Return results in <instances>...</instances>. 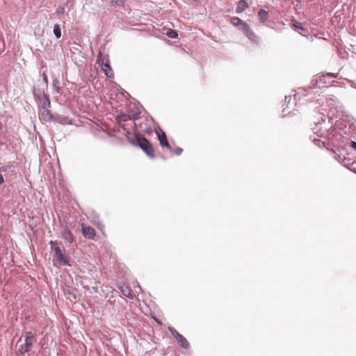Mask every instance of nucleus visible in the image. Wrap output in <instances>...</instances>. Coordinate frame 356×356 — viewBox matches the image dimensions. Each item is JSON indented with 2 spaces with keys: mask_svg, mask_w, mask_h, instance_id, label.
I'll return each mask as SVG.
<instances>
[{
  "mask_svg": "<svg viewBox=\"0 0 356 356\" xmlns=\"http://www.w3.org/2000/svg\"><path fill=\"white\" fill-rule=\"evenodd\" d=\"M36 341L35 335L31 331L23 330L22 337L17 342L16 355L24 356L26 353L33 355L35 352L32 351V348Z\"/></svg>",
  "mask_w": 356,
  "mask_h": 356,
  "instance_id": "1",
  "label": "nucleus"
},
{
  "mask_svg": "<svg viewBox=\"0 0 356 356\" xmlns=\"http://www.w3.org/2000/svg\"><path fill=\"white\" fill-rule=\"evenodd\" d=\"M49 245L51 251L54 252V262L59 266H70V261L65 254V250L62 249L60 244L56 241H50Z\"/></svg>",
  "mask_w": 356,
  "mask_h": 356,
  "instance_id": "2",
  "label": "nucleus"
},
{
  "mask_svg": "<svg viewBox=\"0 0 356 356\" xmlns=\"http://www.w3.org/2000/svg\"><path fill=\"white\" fill-rule=\"evenodd\" d=\"M313 91V88H309V89H305L303 88H298V91L293 95V99L291 102L292 98L291 96H286V102H287V105L286 107L283 108L282 113L283 115H286L291 113L289 110L291 108L295 106L296 105L297 101H301L303 97H306L312 94Z\"/></svg>",
  "mask_w": 356,
  "mask_h": 356,
  "instance_id": "3",
  "label": "nucleus"
},
{
  "mask_svg": "<svg viewBox=\"0 0 356 356\" xmlns=\"http://www.w3.org/2000/svg\"><path fill=\"white\" fill-rule=\"evenodd\" d=\"M230 22L233 26L236 27L239 31L243 32L246 37L252 41L257 42V36L252 31L250 26L238 17H232Z\"/></svg>",
  "mask_w": 356,
  "mask_h": 356,
  "instance_id": "4",
  "label": "nucleus"
},
{
  "mask_svg": "<svg viewBox=\"0 0 356 356\" xmlns=\"http://www.w3.org/2000/svg\"><path fill=\"white\" fill-rule=\"evenodd\" d=\"M97 61L99 63H102V65L103 67V70L105 72V74L108 77H112L113 72L110 66L109 56L108 54L105 53V46H101V47L99 49Z\"/></svg>",
  "mask_w": 356,
  "mask_h": 356,
  "instance_id": "5",
  "label": "nucleus"
},
{
  "mask_svg": "<svg viewBox=\"0 0 356 356\" xmlns=\"http://www.w3.org/2000/svg\"><path fill=\"white\" fill-rule=\"evenodd\" d=\"M337 75L338 74L329 72L317 76L315 79L312 80V82H315L313 83V86L314 88L327 87L334 82V79L336 78Z\"/></svg>",
  "mask_w": 356,
  "mask_h": 356,
  "instance_id": "6",
  "label": "nucleus"
},
{
  "mask_svg": "<svg viewBox=\"0 0 356 356\" xmlns=\"http://www.w3.org/2000/svg\"><path fill=\"white\" fill-rule=\"evenodd\" d=\"M88 49H84L83 46H73L70 49L71 57L75 63L83 62L82 59H86L88 56Z\"/></svg>",
  "mask_w": 356,
  "mask_h": 356,
  "instance_id": "7",
  "label": "nucleus"
},
{
  "mask_svg": "<svg viewBox=\"0 0 356 356\" xmlns=\"http://www.w3.org/2000/svg\"><path fill=\"white\" fill-rule=\"evenodd\" d=\"M137 147H140L149 158L154 159L155 157L154 148L150 142L145 136L140 138V141Z\"/></svg>",
  "mask_w": 356,
  "mask_h": 356,
  "instance_id": "8",
  "label": "nucleus"
},
{
  "mask_svg": "<svg viewBox=\"0 0 356 356\" xmlns=\"http://www.w3.org/2000/svg\"><path fill=\"white\" fill-rule=\"evenodd\" d=\"M336 47L339 56L342 59L354 57L355 52L353 50L350 49V48L353 49L354 46H350V47L348 48L346 46H336Z\"/></svg>",
  "mask_w": 356,
  "mask_h": 356,
  "instance_id": "9",
  "label": "nucleus"
},
{
  "mask_svg": "<svg viewBox=\"0 0 356 356\" xmlns=\"http://www.w3.org/2000/svg\"><path fill=\"white\" fill-rule=\"evenodd\" d=\"M144 136H143L140 134H134L131 131H127L126 133V138L127 140L132 145L135 146H138V143L140 141V138H143Z\"/></svg>",
  "mask_w": 356,
  "mask_h": 356,
  "instance_id": "10",
  "label": "nucleus"
},
{
  "mask_svg": "<svg viewBox=\"0 0 356 356\" xmlns=\"http://www.w3.org/2000/svg\"><path fill=\"white\" fill-rule=\"evenodd\" d=\"M140 113V109L137 108V110L136 111H131L128 114L122 113L118 118L120 121L123 122L131 120H137L139 118Z\"/></svg>",
  "mask_w": 356,
  "mask_h": 356,
  "instance_id": "11",
  "label": "nucleus"
},
{
  "mask_svg": "<svg viewBox=\"0 0 356 356\" xmlns=\"http://www.w3.org/2000/svg\"><path fill=\"white\" fill-rule=\"evenodd\" d=\"M39 117L42 121L49 122L53 120L54 114L48 110V108H40Z\"/></svg>",
  "mask_w": 356,
  "mask_h": 356,
  "instance_id": "12",
  "label": "nucleus"
},
{
  "mask_svg": "<svg viewBox=\"0 0 356 356\" xmlns=\"http://www.w3.org/2000/svg\"><path fill=\"white\" fill-rule=\"evenodd\" d=\"M81 230L83 236L86 238L94 239L96 236V232L95 229L90 226H86L84 225H81Z\"/></svg>",
  "mask_w": 356,
  "mask_h": 356,
  "instance_id": "13",
  "label": "nucleus"
},
{
  "mask_svg": "<svg viewBox=\"0 0 356 356\" xmlns=\"http://www.w3.org/2000/svg\"><path fill=\"white\" fill-rule=\"evenodd\" d=\"M156 133L158 136V138L161 145L166 147L168 149H171L172 147L168 141L165 133L163 132L160 128H159V131L156 130Z\"/></svg>",
  "mask_w": 356,
  "mask_h": 356,
  "instance_id": "14",
  "label": "nucleus"
},
{
  "mask_svg": "<svg viewBox=\"0 0 356 356\" xmlns=\"http://www.w3.org/2000/svg\"><path fill=\"white\" fill-rule=\"evenodd\" d=\"M52 121L63 125L72 124V120H70L67 116L59 115L57 113L54 114Z\"/></svg>",
  "mask_w": 356,
  "mask_h": 356,
  "instance_id": "15",
  "label": "nucleus"
},
{
  "mask_svg": "<svg viewBox=\"0 0 356 356\" xmlns=\"http://www.w3.org/2000/svg\"><path fill=\"white\" fill-rule=\"evenodd\" d=\"M61 236L65 241L68 243H72L74 240L73 234L67 226L63 228Z\"/></svg>",
  "mask_w": 356,
  "mask_h": 356,
  "instance_id": "16",
  "label": "nucleus"
},
{
  "mask_svg": "<svg viewBox=\"0 0 356 356\" xmlns=\"http://www.w3.org/2000/svg\"><path fill=\"white\" fill-rule=\"evenodd\" d=\"M0 172L1 174L2 172H5L15 175L16 173V168L13 163H8L0 167Z\"/></svg>",
  "mask_w": 356,
  "mask_h": 356,
  "instance_id": "17",
  "label": "nucleus"
},
{
  "mask_svg": "<svg viewBox=\"0 0 356 356\" xmlns=\"http://www.w3.org/2000/svg\"><path fill=\"white\" fill-rule=\"evenodd\" d=\"M249 7V3L247 0H240L238 1L236 8L237 13H241Z\"/></svg>",
  "mask_w": 356,
  "mask_h": 356,
  "instance_id": "18",
  "label": "nucleus"
},
{
  "mask_svg": "<svg viewBox=\"0 0 356 356\" xmlns=\"http://www.w3.org/2000/svg\"><path fill=\"white\" fill-rule=\"evenodd\" d=\"M292 26L298 31L302 35H304L305 33H307V29H305L302 24L296 21V20H292Z\"/></svg>",
  "mask_w": 356,
  "mask_h": 356,
  "instance_id": "19",
  "label": "nucleus"
},
{
  "mask_svg": "<svg viewBox=\"0 0 356 356\" xmlns=\"http://www.w3.org/2000/svg\"><path fill=\"white\" fill-rule=\"evenodd\" d=\"M37 100L40 103L41 108H49L51 106L49 97L46 94L40 98L37 99Z\"/></svg>",
  "mask_w": 356,
  "mask_h": 356,
  "instance_id": "20",
  "label": "nucleus"
},
{
  "mask_svg": "<svg viewBox=\"0 0 356 356\" xmlns=\"http://www.w3.org/2000/svg\"><path fill=\"white\" fill-rule=\"evenodd\" d=\"M118 288L121 291L123 296L130 299H134V295L132 293L131 289L128 286L125 285H122L119 286Z\"/></svg>",
  "mask_w": 356,
  "mask_h": 356,
  "instance_id": "21",
  "label": "nucleus"
},
{
  "mask_svg": "<svg viewBox=\"0 0 356 356\" xmlns=\"http://www.w3.org/2000/svg\"><path fill=\"white\" fill-rule=\"evenodd\" d=\"M258 17L261 23H265L268 20L269 13L264 9H260L258 12Z\"/></svg>",
  "mask_w": 356,
  "mask_h": 356,
  "instance_id": "22",
  "label": "nucleus"
},
{
  "mask_svg": "<svg viewBox=\"0 0 356 356\" xmlns=\"http://www.w3.org/2000/svg\"><path fill=\"white\" fill-rule=\"evenodd\" d=\"M341 165L344 167H346L350 170L356 173V169L353 168L354 163H350V159H346V158H343V159L341 162Z\"/></svg>",
  "mask_w": 356,
  "mask_h": 356,
  "instance_id": "23",
  "label": "nucleus"
},
{
  "mask_svg": "<svg viewBox=\"0 0 356 356\" xmlns=\"http://www.w3.org/2000/svg\"><path fill=\"white\" fill-rule=\"evenodd\" d=\"M177 340L183 348L187 349L189 348V343L183 335H181L180 338L178 337Z\"/></svg>",
  "mask_w": 356,
  "mask_h": 356,
  "instance_id": "24",
  "label": "nucleus"
},
{
  "mask_svg": "<svg viewBox=\"0 0 356 356\" xmlns=\"http://www.w3.org/2000/svg\"><path fill=\"white\" fill-rule=\"evenodd\" d=\"M44 95H45V93L41 89H40V88H34V90H33V95L35 96L36 99H38V98H40L41 97H42Z\"/></svg>",
  "mask_w": 356,
  "mask_h": 356,
  "instance_id": "25",
  "label": "nucleus"
},
{
  "mask_svg": "<svg viewBox=\"0 0 356 356\" xmlns=\"http://www.w3.org/2000/svg\"><path fill=\"white\" fill-rule=\"evenodd\" d=\"M166 35L170 38H176L178 36V33L175 30L168 29L166 31Z\"/></svg>",
  "mask_w": 356,
  "mask_h": 356,
  "instance_id": "26",
  "label": "nucleus"
},
{
  "mask_svg": "<svg viewBox=\"0 0 356 356\" xmlns=\"http://www.w3.org/2000/svg\"><path fill=\"white\" fill-rule=\"evenodd\" d=\"M312 140H313L314 143L315 144V145L318 146V147L322 148L323 147H325V141H323L321 139L316 138H314L312 139Z\"/></svg>",
  "mask_w": 356,
  "mask_h": 356,
  "instance_id": "27",
  "label": "nucleus"
},
{
  "mask_svg": "<svg viewBox=\"0 0 356 356\" xmlns=\"http://www.w3.org/2000/svg\"><path fill=\"white\" fill-rule=\"evenodd\" d=\"M54 34L57 38H60L61 36V30L58 25H55L54 27Z\"/></svg>",
  "mask_w": 356,
  "mask_h": 356,
  "instance_id": "28",
  "label": "nucleus"
},
{
  "mask_svg": "<svg viewBox=\"0 0 356 356\" xmlns=\"http://www.w3.org/2000/svg\"><path fill=\"white\" fill-rule=\"evenodd\" d=\"M90 218H92V223L96 225L99 229H102V225L99 223L96 215L92 213Z\"/></svg>",
  "mask_w": 356,
  "mask_h": 356,
  "instance_id": "29",
  "label": "nucleus"
},
{
  "mask_svg": "<svg viewBox=\"0 0 356 356\" xmlns=\"http://www.w3.org/2000/svg\"><path fill=\"white\" fill-rule=\"evenodd\" d=\"M169 331L176 339H178V337L180 338L181 335L174 327H169Z\"/></svg>",
  "mask_w": 356,
  "mask_h": 356,
  "instance_id": "30",
  "label": "nucleus"
},
{
  "mask_svg": "<svg viewBox=\"0 0 356 356\" xmlns=\"http://www.w3.org/2000/svg\"><path fill=\"white\" fill-rule=\"evenodd\" d=\"M337 97L334 95H330V97H327V102L329 103L331 106H335Z\"/></svg>",
  "mask_w": 356,
  "mask_h": 356,
  "instance_id": "31",
  "label": "nucleus"
},
{
  "mask_svg": "<svg viewBox=\"0 0 356 356\" xmlns=\"http://www.w3.org/2000/svg\"><path fill=\"white\" fill-rule=\"evenodd\" d=\"M112 3L115 6H120L123 4V0H113Z\"/></svg>",
  "mask_w": 356,
  "mask_h": 356,
  "instance_id": "32",
  "label": "nucleus"
},
{
  "mask_svg": "<svg viewBox=\"0 0 356 356\" xmlns=\"http://www.w3.org/2000/svg\"><path fill=\"white\" fill-rule=\"evenodd\" d=\"M183 152V149L181 147H177L175 149L174 152L176 155H180Z\"/></svg>",
  "mask_w": 356,
  "mask_h": 356,
  "instance_id": "33",
  "label": "nucleus"
},
{
  "mask_svg": "<svg viewBox=\"0 0 356 356\" xmlns=\"http://www.w3.org/2000/svg\"><path fill=\"white\" fill-rule=\"evenodd\" d=\"M65 13V8L64 7H59L58 8H57L56 10V13L58 15H60V14H63Z\"/></svg>",
  "mask_w": 356,
  "mask_h": 356,
  "instance_id": "34",
  "label": "nucleus"
},
{
  "mask_svg": "<svg viewBox=\"0 0 356 356\" xmlns=\"http://www.w3.org/2000/svg\"><path fill=\"white\" fill-rule=\"evenodd\" d=\"M4 178L3 175L0 172V186L4 183Z\"/></svg>",
  "mask_w": 356,
  "mask_h": 356,
  "instance_id": "35",
  "label": "nucleus"
},
{
  "mask_svg": "<svg viewBox=\"0 0 356 356\" xmlns=\"http://www.w3.org/2000/svg\"><path fill=\"white\" fill-rule=\"evenodd\" d=\"M334 159L336 160H337L339 163L341 162V156L339 154H335L334 155Z\"/></svg>",
  "mask_w": 356,
  "mask_h": 356,
  "instance_id": "36",
  "label": "nucleus"
},
{
  "mask_svg": "<svg viewBox=\"0 0 356 356\" xmlns=\"http://www.w3.org/2000/svg\"><path fill=\"white\" fill-rule=\"evenodd\" d=\"M352 147L356 150V142H352Z\"/></svg>",
  "mask_w": 356,
  "mask_h": 356,
  "instance_id": "37",
  "label": "nucleus"
},
{
  "mask_svg": "<svg viewBox=\"0 0 356 356\" xmlns=\"http://www.w3.org/2000/svg\"><path fill=\"white\" fill-rule=\"evenodd\" d=\"M42 76H43V79L45 82H47V76L45 74L43 73L42 74Z\"/></svg>",
  "mask_w": 356,
  "mask_h": 356,
  "instance_id": "38",
  "label": "nucleus"
},
{
  "mask_svg": "<svg viewBox=\"0 0 356 356\" xmlns=\"http://www.w3.org/2000/svg\"><path fill=\"white\" fill-rule=\"evenodd\" d=\"M69 294H70V295H71V296H73V298H74V299H76V294H75V293H74L73 292H69Z\"/></svg>",
  "mask_w": 356,
  "mask_h": 356,
  "instance_id": "39",
  "label": "nucleus"
},
{
  "mask_svg": "<svg viewBox=\"0 0 356 356\" xmlns=\"http://www.w3.org/2000/svg\"><path fill=\"white\" fill-rule=\"evenodd\" d=\"M306 101H311V102H312V98H307V99H306Z\"/></svg>",
  "mask_w": 356,
  "mask_h": 356,
  "instance_id": "40",
  "label": "nucleus"
},
{
  "mask_svg": "<svg viewBox=\"0 0 356 356\" xmlns=\"http://www.w3.org/2000/svg\"><path fill=\"white\" fill-rule=\"evenodd\" d=\"M89 49H90V51H92V46H89Z\"/></svg>",
  "mask_w": 356,
  "mask_h": 356,
  "instance_id": "41",
  "label": "nucleus"
},
{
  "mask_svg": "<svg viewBox=\"0 0 356 356\" xmlns=\"http://www.w3.org/2000/svg\"><path fill=\"white\" fill-rule=\"evenodd\" d=\"M355 88H356V86Z\"/></svg>",
  "mask_w": 356,
  "mask_h": 356,
  "instance_id": "42",
  "label": "nucleus"
}]
</instances>
